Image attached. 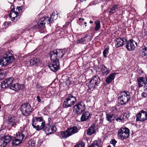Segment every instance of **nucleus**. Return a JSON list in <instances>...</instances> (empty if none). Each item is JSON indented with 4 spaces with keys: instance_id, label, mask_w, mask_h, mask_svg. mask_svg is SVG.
<instances>
[{
    "instance_id": "f257e3e1",
    "label": "nucleus",
    "mask_w": 147,
    "mask_h": 147,
    "mask_svg": "<svg viewBox=\"0 0 147 147\" xmlns=\"http://www.w3.org/2000/svg\"><path fill=\"white\" fill-rule=\"evenodd\" d=\"M14 60L13 55L8 51L4 55L3 57L0 60V65L3 66H6L13 63Z\"/></svg>"
},
{
    "instance_id": "f03ea898",
    "label": "nucleus",
    "mask_w": 147,
    "mask_h": 147,
    "mask_svg": "<svg viewBox=\"0 0 147 147\" xmlns=\"http://www.w3.org/2000/svg\"><path fill=\"white\" fill-rule=\"evenodd\" d=\"M32 122L33 127L37 130H42L45 126V121L41 117L33 118Z\"/></svg>"
},
{
    "instance_id": "7ed1b4c3",
    "label": "nucleus",
    "mask_w": 147,
    "mask_h": 147,
    "mask_svg": "<svg viewBox=\"0 0 147 147\" xmlns=\"http://www.w3.org/2000/svg\"><path fill=\"white\" fill-rule=\"evenodd\" d=\"M65 53V51L63 49H58L51 51L49 55L51 59L52 60H54L55 59L59 61V59L63 57Z\"/></svg>"
},
{
    "instance_id": "20e7f679",
    "label": "nucleus",
    "mask_w": 147,
    "mask_h": 147,
    "mask_svg": "<svg viewBox=\"0 0 147 147\" xmlns=\"http://www.w3.org/2000/svg\"><path fill=\"white\" fill-rule=\"evenodd\" d=\"M131 95L129 92L127 91H123L120 92L119 96L118 98L121 105H125L131 99Z\"/></svg>"
},
{
    "instance_id": "39448f33",
    "label": "nucleus",
    "mask_w": 147,
    "mask_h": 147,
    "mask_svg": "<svg viewBox=\"0 0 147 147\" xmlns=\"http://www.w3.org/2000/svg\"><path fill=\"white\" fill-rule=\"evenodd\" d=\"M76 100V98L71 94H68L66 96L63 102V106L65 108H67L73 106Z\"/></svg>"
},
{
    "instance_id": "423d86ee",
    "label": "nucleus",
    "mask_w": 147,
    "mask_h": 147,
    "mask_svg": "<svg viewBox=\"0 0 147 147\" xmlns=\"http://www.w3.org/2000/svg\"><path fill=\"white\" fill-rule=\"evenodd\" d=\"M20 111L23 115L26 116L29 115L34 111V109L27 102L21 105Z\"/></svg>"
},
{
    "instance_id": "0eeeda50",
    "label": "nucleus",
    "mask_w": 147,
    "mask_h": 147,
    "mask_svg": "<svg viewBox=\"0 0 147 147\" xmlns=\"http://www.w3.org/2000/svg\"><path fill=\"white\" fill-rule=\"evenodd\" d=\"M25 127H23V130L21 133L18 132L16 134V136L13 139L12 143L13 145H18L22 142V141L24 137V135L23 133L24 132L23 130L25 129Z\"/></svg>"
},
{
    "instance_id": "6e6552de",
    "label": "nucleus",
    "mask_w": 147,
    "mask_h": 147,
    "mask_svg": "<svg viewBox=\"0 0 147 147\" xmlns=\"http://www.w3.org/2000/svg\"><path fill=\"white\" fill-rule=\"evenodd\" d=\"M56 123L50 122L46 125L44 130L47 134H51L54 133L57 130Z\"/></svg>"
},
{
    "instance_id": "1a4fd4ad",
    "label": "nucleus",
    "mask_w": 147,
    "mask_h": 147,
    "mask_svg": "<svg viewBox=\"0 0 147 147\" xmlns=\"http://www.w3.org/2000/svg\"><path fill=\"white\" fill-rule=\"evenodd\" d=\"M85 106L83 102H79L74 107L73 111L75 113L81 114L85 110Z\"/></svg>"
},
{
    "instance_id": "9d476101",
    "label": "nucleus",
    "mask_w": 147,
    "mask_h": 147,
    "mask_svg": "<svg viewBox=\"0 0 147 147\" xmlns=\"http://www.w3.org/2000/svg\"><path fill=\"white\" fill-rule=\"evenodd\" d=\"M100 82V79L97 76H95L92 78L89 82L88 88L89 89H94L99 84Z\"/></svg>"
},
{
    "instance_id": "9b49d317",
    "label": "nucleus",
    "mask_w": 147,
    "mask_h": 147,
    "mask_svg": "<svg viewBox=\"0 0 147 147\" xmlns=\"http://www.w3.org/2000/svg\"><path fill=\"white\" fill-rule=\"evenodd\" d=\"M129 129L127 128H121L119 130L118 136L122 139H126L129 136Z\"/></svg>"
},
{
    "instance_id": "f8f14e48",
    "label": "nucleus",
    "mask_w": 147,
    "mask_h": 147,
    "mask_svg": "<svg viewBox=\"0 0 147 147\" xmlns=\"http://www.w3.org/2000/svg\"><path fill=\"white\" fill-rule=\"evenodd\" d=\"M51 59L52 62L48 65V67L51 71L55 72L60 67L59 61L58 59L56 60L55 59L53 60L52 59Z\"/></svg>"
},
{
    "instance_id": "ddd939ff",
    "label": "nucleus",
    "mask_w": 147,
    "mask_h": 147,
    "mask_svg": "<svg viewBox=\"0 0 147 147\" xmlns=\"http://www.w3.org/2000/svg\"><path fill=\"white\" fill-rule=\"evenodd\" d=\"M136 121H144L147 119V112L142 110L136 115Z\"/></svg>"
},
{
    "instance_id": "4468645a",
    "label": "nucleus",
    "mask_w": 147,
    "mask_h": 147,
    "mask_svg": "<svg viewBox=\"0 0 147 147\" xmlns=\"http://www.w3.org/2000/svg\"><path fill=\"white\" fill-rule=\"evenodd\" d=\"M10 136L6 135L3 136L0 138V146L4 147L11 140Z\"/></svg>"
},
{
    "instance_id": "2eb2a0df",
    "label": "nucleus",
    "mask_w": 147,
    "mask_h": 147,
    "mask_svg": "<svg viewBox=\"0 0 147 147\" xmlns=\"http://www.w3.org/2000/svg\"><path fill=\"white\" fill-rule=\"evenodd\" d=\"M13 81V78L12 77H10L6 79L1 83V87L2 88H9L12 86V83Z\"/></svg>"
},
{
    "instance_id": "dca6fc26",
    "label": "nucleus",
    "mask_w": 147,
    "mask_h": 147,
    "mask_svg": "<svg viewBox=\"0 0 147 147\" xmlns=\"http://www.w3.org/2000/svg\"><path fill=\"white\" fill-rule=\"evenodd\" d=\"M137 45V43L135 41L131 39L127 42L126 48L129 51L133 50L135 49Z\"/></svg>"
},
{
    "instance_id": "f3484780",
    "label": "nucleus",
    "mask_w": 147,
    "mask_h": 147,
    "mask_svg": "<svg viewBox=\"0 0 147 147\" xmlns=\"http://www.w3.org/2000/svg\"><path fill=\"white\" fill-rule=\"evenodd\" d=\"M137 80L138 82V86L139 87L145 85L147 84V77H140L137 78Z\"/></svg>"
},
{
    "instance_id": "a211bd4d",
    "label": "nucleus",
    "mask_w": 147,
    "mask_h": 147,
    "mask_svg": "<svg viewBox=\"0 0 147 147\" xmlns=\"http://www.w3.org/2000/svg\"><path fill=\"white\" fill-rule=\"evenodd\" d=\"M126 41V39L124 37L117 39L115 42V46L117 48L123 46Z\"/></svg>"
},
{
    "instance_id": "6ab92c4d",
    "label": "nucleus",
    "mask_w": 147,
    "mask_h": 147,
    "mask_svg": "<svg viewBox=\"0 0 147 147\" xmlns=\"http://www.w3.org/2000/svg\"><path fill=\"white\" fill-rule=\"evenodd\" d=\"M91 114L88 111L84 112L82 114L81 117V120L84 121L87 120L91 117Z\"/></svg>"
},
{
    "instance_id": "aec40b11",
    "label": "nucleus",
    "mask_w": 147,
    "mask_h": 147,
    "mask_svg": "<svg viewBox=\"0 0 147 147\" xmlns=\"http://www.w3.org/2000/svg\"><path fill=\"white\" fill-rule=\"evenodd\" d=\"M30 63L31 66H38L40 63V59L36 57H33L30 60Z\"/></svg>"
},
{
    "instance_id": "412c9836",
    "label": "nucleus",
    "mask_w": 147,
    "mask_h": 147,
    "mask_svg": "<svg viewBox=\"0 0 147 147\" xmlns=\"http://www.w3.org/2000/svg\"><path fill=\"white\" fill-rule=\"evenodd\" d=\"M116 117V115L114 114L107 113L106 114V119L109 123L114 121Z\"/></svg>"
},
{
    "instance_id": "4be33fe9",
    "label": "nucleus",
    "mask_w": 147,
    "mask_h": 147,
    "mask_svg": "<svg viewBox=\"0 0 147 147\" xmlns=\"http://www.w3.org/2000/svg\"><path fill=\"white\" fill-rule=\"evenodd\" d=\"M18 123L17 118L15 117H11L9 120V124L14 127Z\"/></svg>"
},
{
    "instance_id": "5701e85b",
    "label": "nucleus",
    "mask_w": 147,
    "mask_h": 147,
    "mask_svg": "<svg viewBox=\"0 0 147 147\" xmlns=\"http://www.w3.org/2000/svg\"><path fill=\"white\" fill-rule=\"evenodd\" d=\"M79 130V129L76 126H73L67 129V131H69L70 136L78 132Z\"/></svg>"
},
{
    "instance_id": "b1692460",
    "label": "nucleus",
    "mask_w": 147,
    "mask_h": 147,
    "mask_svg": "<svg viewBox=\"0 0 147 147\" xmlns=\"http://www.w3.org/2000/svg\"><path fill=\"white\" fill-rule=\"evenodd\" d=\"M115 77V74L113 73L110 74L106 79V82L108 84H109L114 79Z\"/></svg>"
},
{
    "instance_id": "393cba45",
    "label": "nucleus",
    "mask_w": 147,
    "mask_h": 147,
    "mask_svg": "<svg viewBox=\"0 0 147 147\" xmlns=\"http://www.w3.org/2000/svg\"><path fill=\"white\" fill-rule=\"evenodd\" d=\"M89 36V35L87 34L85 36L82 38H81L80 39L77 40V43L78 44H85L87 43L88 41V40L85 39L86 38L88 37Z\"/></svg>"
},
{
    "instance_id": "a878e982",
    "label": "nucleus",
    "mask_w": 147,
    "mask_h": 147,
    "mask_svg": "<svg viewBox=\"0 0 147 147\" xmlns=\"http://www.w3.org/2000/svg\"><path fill=\"white\" fill-rule=\"evenodd\" d=\"M100 69L102 74L104 75H107L110 71L109 69L103 65L101 66Z\"/></svg>"
},
{
    "instance_id": "bb28decb",
    "label": "nucleus",
    "mask_w": 147,
    "mask_h": 147,
    "mask_svg": "<svg viewBox=\"0 0 147 147\" xmlns=\"http://www.w3.org/2000/svg\"><path fill=\"white\" fill-rule=\"evenodd\" d=\"M94 124H92L88 129L87 132L88 135H91L95 132V129L94 127Z\"/></svg>"
},
{
    "instance_id": "cd10ccee",
    "label": "nucleus",
    "mask_w": 147,
    "mask_h": 147,
    "mask_svg": "<svg viewBox=\"0 0 147 147\" xmlns=\"http://www.w3.org/2000/svg\"><path fill=\"white\" fill-rule=\"evenodd\" d=\"M47 18H48V17H44L40 19L39 21L38 22V24L39 27H42L44 24H45V22L47 21Z\"/></svg>"
},
{
    "instance_id": "c85d7f7f",
    "label": "nucleus",
    "mask_w": 147,
    "mask_h": 147,
    "mask_svg": "<svg viewBox=\"0 0 147 147\" xmlns=\"http://www.w3.org/2000/svg\"><path fill=\"white\" fill-rule=\"evenodd\" d=\"M13 9L11 10L9 16L11 18L12 20L15 22V18L17 17V14L18 13L17 12H13Z\"/></svg>"
},
{
    "instance_id": "c756f323",
    "label": "nucleus",
    "mask_w": 147,
    "mask_h": 147,
    "mask_svg": "<svg viewBox=\"0 0 147 147\" xmlns=\"http://www.w3.org/2000/svg\"><path fill=\"white\" fill-rule=\"evenodd\" d=\"M20 88V85L18 83H16L12 84L10 88L15 91H18L19 90Z\"/></svg>"
},
{
    "instance_id": "7c9ffc66",
    "label": "nucleus",
    "mask_w": 147,
    "mask_h": 147,
    "mask_svg": "<svg viewBox=\"0 0 147 147\" xmlns=\"http://www.w3.org/2000/svg\"><path fill=\"white\" fill-rule=\"evenodd\" d=\"M60 134L62 138H65L70 136L68 131L67 129L65 131H61L60 132Z\"/></svg>"
},
{
    "instance_id": "2f4dec72",
    "label": "nucleus",
    "mask_w": 147,
    "mask_h": 147,
    "mask_svg": "<svg viewBox=\"0 0 147 147\" xmlns=\"http://www.w3.org/2000/svg\"><path fill=\"white\" fill-rule=\"evenodd\" d=\"M118 5H114L110 9L109 11L110 14H112L113 13L115 12L117 10H118Z\"/></svg>"
},
{
    "instance_id": "473e14b6",
    "label": "nucleus",
    "mask_w": 147,
    "mask_h": 147,
    "mask_svg": "<svg viewBox=\"0 0 147 147\" xmlns=\"http://www.w3.org/2000/svg\"><path fill=\"white\" fill-rule=\"evenodd\" d=\"M57 18V15L55 13L53 12L51 15L50 18L47 19V20H48V22H52V21L56 20Z\"/></svg>"
},
{
    "instance_id": "72a5a7b5",
    "label": "nucleus",
    "mask_w": 147,
    "mask_h": 147,
    "mask_svg": "<svg viewBox=\"0 0 147 147\" xmlns=\"http://www.w3.org/2000/svg\"><path fill=\"white\" fill-rule=\"evenodd\" d=\"M95 26L94 28V30L95 31L98 30L100 28V22L99 20H97L94 22Z\"/></svg>"
},
{
    "instance_id": "f704fd0d",
    "label": "nucleus",
    "mask_w": 147,
    "mask_h": 147,
    "mask_svg": "<svg viewBox=\"0 0 147 147\" xmlns=\"http://www.w3.org/2000/svg\"><path fill=\"white\" fill-rule=\"evenodd\" d=\"M109 48L108 47L106 48L103 52V54L104 57H106L107 55L109 53Z\"/></svg>"
},
{
    "instance_id": "c9c22d12",
    "label": "nucleus",
    "mask_w": 147,
    "mask_h": 147,
    "mask_svg": "<svg viewBox=\"0 0 147 147\" xmlns=\"http://www.w3.org/2000/svg\"><path fill=\"white\" fill-rule=\"evenodd\" d=\"M84 143L82 142H80L78 144L76 145L75 147H84Z\"/></svg>"
},
{
    "instance_id": "e433bc0d",
    "label": "nucleus",
    "mask_w": 147,
    "mask_h": 147,
    "mask_svg": "<svg viewBox=\"0 0 147 147\" xmlns=\"http://www.w3.org/2000/svg\"><path fill=\"white\" fill-rule=\"evenodd\" d=\"M84 143L82 142H80L78 144L76 145L75 147H84Z\"/></svg>"
},
{
    "instance_id": "4c0bfd02",
    "label": "nucleus",
    "mask_w": 147,
    "mask_h": 147,
    "mask_svg": "<svg viewBox=\"0 0 147 147\" xmlns=\"http://www.w3.org/2000/svg\"><path fill=\"white\" fill-rule=\"evenodd\" d=\"M95 146H98V142L97 141H94V142L92 143L91 145L88 147H95Z\"/></svg>"
},
{
    "instance_id": "58836bf2",
    "label": "nucleus",
    "mask_w": 147,
    "mask_h": 147,
    "mask_svg": "<svg viewBox=\"0 0 147 147\" xmlns=\"http://www.w3.org/2000/svg\"><path fill=\"white\" fill-rule=\"evenodd\" d=\"M129 117V115H127L126 113H124L123 115L121 116V118L123 119V121L125 119L128 118V117Z\"/></svg>"
},
{
    "instance_id": "ea45409f",
    "label": "nucleus",
    "mask_w": 147,
    "mask_h": 147,
    "mask_svg": "<svg viewBox=\"0 0 147 147\" xmlns=\"http://www.w3.org/2000/svg\"><path fill=\"white\" fill-rule=\"evenodd\" d=\"M144 92L142 93L141 96L144 97H146L147 96V89L146 88V89L144 90Z\"/></svg>"
},
{
    "instance_id": "a19ab883",
    "label": "nucleus",
    "mask_w": 147,
    "mask_h": 147,
    "mask_svg": "<svg viewBox=\"0 0 147 147\" xmlns=\"http://www.w3.org/2000/svg\"><path fill=\"white\" fill-rule=\"evenodd\" d=\"M117 111V107L115 106L113 107L111 110V112L112 113H116Z\"/></svg>"
},
{
    "instance_id": "79ce46f5",
    "label": "nucleus",
    "mask_w": 147,
    "mask_h": 147,
    "mask_svg": "<svg viewBox=\"0 0 147 147\" xmlns=\"http://www.w3.org/2000/svg\"><path fill=\"white\" fill-rule=\"evenodd\" d=\"M117 143V141L114 139H112L110 142V143L113 145V146L115 145L116 143Z\"/></svg>"
},
{
    "instance_id": "37998d69",
    "label": "nucleus",
    "mask_w": 147,
    "mask_h": 147,
    "mask_svg": "<svg viewBox=\"0 0 147 147\" xmlns=\"http://www.w3.org/2000/svg\"><path fill=\"white\" fill-rule=\"evenodd\" d=\"M140 55L142 57H144L146 56L143 49H142L140 52Z\"/></svg>"
},
{
    "instance_id": "c03bdc74",
    "label": "nucleus",
    "mask_w": 147,
    "mask_h": 147,
    "mask_svg": "<svg viewBox=\"0 0 147 147\" xmlns=\"http://www.w3.org/2000/svg\"><path fill=\"white\" fill-rule=\"evenodd\" d=\"M36 87L38 89H42L43 88V86H40L38 84V83L36 84Z\"/></svg>"
},
{
    "instance_id": "a18cd8bd",
    "label": "nucleus",
    "mask_w": 147,
    "mask_h": 147,
    "mask_svg": "<svg viewBox=\"0 0 147 147\" xmlns=\"http://www.w3.org/2000/svg\"><path fill=\"white\" fill-rule=\"evenodd\" d=\"M116 120L117 121H119V122H122L123 121V119H122L121 117L118 118Z\"/></svg>"
},
{
    "instance_id": "49530a36",
    "label": "nucleus",
    "mask_w": 147,
    "mask_h": 147,
    "mask_svg": "<svg viewBox=\"0 0 147 147\" xmlns=\"http://www.w3.org/2000/svg\"><path fill=\"white\" fill-rule=\"evenodd\" d=\"M36 98L38 102H40L41 103H42L43 102V101H42V102L41 101V100L40 99V96H37Z\"/></svg>"
},
{
    "instance_id": "de8ad7c7",
    "label": "nucleus",
    "mask_w": 147,
    "mask_h": 147,
    "mask_svg": "<svg viewBox=\"0 0 147 147\" xmlns=\"http://www.w3.org/2000/svg\"><path fill=\"white\" fill-rule=\"evenodd\" d=\"M30 144L32 147H34L35 144V141L34 140L31 141Z\"/></svg>"
},
{
    "instance_id": "09e8293b",
    "label": "nucleus",
    "mask_w": 147,
    "mask_h": 147,
    "mask_svg": "<svg viewBox=\"0 0 147 147\" xmlns=\"http://www.w3.org/2000/svg\"><path fill=\"white\" fill-rule=\"evenodd\" d=\"M144 52L146 56H147V47L143 49Z\"/></svg>"
},
{
    "instance_id": "8fccbe9b",
    "label": "nucleus",
    "mask_w": 147,
    "mask_h": 147,
    "mask_svg": "<svg viewBox=\"0 0 147 147\" xmlns=\"http://www.w3.org/2000/svg\"><path fill=\"white\" fill-rule=\"evenodd\" d=\"M94 4V3L93 2H91L89 4L90 5H91Z\"/></svg>"
},
{
    "instance_id": "3c124183",
    "label": "nucleus",
    "mask_w": 147,
    "mask_h": 147,
    "mask_svg": "<svg viewBox=\"0 0 147 147\" xmlns=\"http://www.w3.org/2000/svg\"><path fill=\"white\" fill-rule=\"evenodd\" d=\"M18 11H19L21 9V7H18L17 8Z\"/></svg>"
},
{
    "instance_id": "603ef678",
    "label": "nucleus",
    "mask_w": 147,
    "mask_h": 147,
    "mask_svg": "<svg viewBox=\"0 0 147 147\" xmlns=\"http://www.w3.org/2000/svg\"><path fill=\"white\" fill-rule=\"evenodd\" d=\"M2 49L1 48H0V57L1 55V54L2 53Z\"/></svg>"
},
{
    "instance_id": "864d4df0",
    "label": "nucleus",
    "mask_w": 147,
    "mask_h": 147,
    "mask_svg": "<svg viewBox=\"0 0 147 147\" xmlns=\"http://www.w3.org/2000/svg\"><path fill=\"white\" fill-rule=\"evenodd\" d=\"M89 22L90 24H92L93 23V21H92V20H90Z\"/></svg>"
},
{
    "instance_id": "5fc2aeb1",
    "label": "nucleus",
    "mask_w": 147,
    "mask_h": 147,
    "mask_svg": "<svg viewBox=\"0 0 147 147\" xmlns=\"http://www.w3.org/2000/svg\"><path fill=\"white\" fill-rule=\"evenodd\" d=\"M80 0L81 2H83V1H86V0Z\"/></svg>"
},
{
    "instance_id": "6e6d98bb",
    "label": "nucleus",
    "mask_w": 147,
    "mask_h": 147,
    "mask_svg": "<svg viewBox=\"0 0 147 147\" xmlns=\"http://www.w3.org/2000/svg\"><path fill=\"white\" fill-rule=\"evenodd\" d=\"M84 24H86V22H84Z\"/></svg>"
},
{
    "instance_id": "4d7b16f0",
    "label": "nucleus",
    "mask_w": 147,
    "mask_h": 147,
    "mask_svg": "<svg viewBox=\"0 0 147 147\" xmlns=\"http://www.w3.org/2000/svg\"><path fill=\"white\" fill-rule=\"evenodd\" d=\"M13 12H16V11H14V10H13Z\"/></svg>"
},
{
    "instance_id": "13d9d810",
    "label": "nucleus",
    "mask_w": 147,
    "mask_h": 147,
    "mask_svg": "<svg viewBox=\"0 0 147 147\" xmlns=\"http://www.w3.org/2000/svg\"><path fill=\"white\" fill-rule=\"evenodd\" d=\"M107 147H111V146H108Z\"/></svg>"
},
{
    "instance_id": "bf43d9fd",
    "label": "nucleus",
    "mask_w": 147,
    "mask_h": 147,
    "mask_svg": "<svg viewBox=\"0 0 147 147\" xmlns=\"http://www.w3.org/2000/svg\"><path fill=\"white\" fill-rule=\"evenodd\" d=\"M80 19H81V18H79V20H80Z\"/></svg>"
},
{
    "instance_id": "052dcab7",
    "label": "nucleus",
    "mask_w": 147,
    "mask_h": 147,
    "mask_svg": "<svg viewBox=\"0 0 147 147\" xmlns=\"http://www.w3.org/2000/svg\"><path fill=\"white\" fill-rule=\"evenodd\" d=\"M1 108V106L0 105V109Z\"/></svg>"
},
{
    "instance_id": "680f3d73",
    "label": "nucleus",
    "mask_w": 147,
    "mask_h": 147,
    "mask_svg": "<svg viewBox=\"0 0 147 147\" xmlns=\"http://www.w3.org/2000/svg\"><path fill=\"white\" fill-rule=\"evenodd\" d=\"M87 26L86 25H85V26Z\"/></svg>"
},
{
    "instance_id": "e2e57ef3",
    "label": "nucleus",
    "mask_w": 147,
    "mask_h": 147,
    "mask_svg": "<svg viewBox=\"0 0 147 147\" xmlns=\"http://www.w3.org/2000/svg\"><path fill=\"white\" fill-rule=\"evenodd\" d=\"M5 24V23H4V24Z\"/></svg>"
},
{
    "instance_id": "0e129e2a",
    "label": "nucleus",
    "mask_w": 147,
    "mask_h": 147,
    "mask_svg": "<svg viewBox=\"0 0 147 147\" xmlns=\"http://www.w3.org/2000/svg\"><path fill=\"white\" fill-rule=\"evenodd\" d=\"M74 147H75V146Z\"/></svg>"
}]
</instances>
